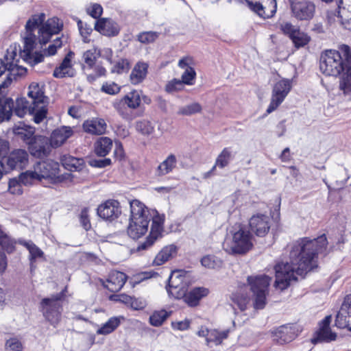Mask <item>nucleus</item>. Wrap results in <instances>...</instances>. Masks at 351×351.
Here are the masks:
<instances>
[{
	"mask_svg": "<svg viewBox=\"0 0 351 351\" xmlns=\"http://www.w3.org/2000/svg\"><path fill=\"white\" fill-rule=\"evenodd\" d=\"M328 244L325 234L314 239L301 238L290 244V263H280L275 266V287L287 289L297 276L304 277L317 267V254L325 251Z\"/></svg>",
	"mask_w": 351,
	"mask_h": 351,
	"instance_id": "1",
	"label": "nucleus"
},
{
	"mask_svg": "<svg viewBox=\"0 0 351 351\" xmlns=\"http://www.w3.org/2000/svg\"><path fill=\"white\" fill-rule=\"evenodd\" d=\"M130 221L128 227V234L133 239H137L144 235L147 230L151 217L149 210L145 205L138 200L130 202ZM152 223L150 232L146 240L138 244L136 250H146L150 248L154 243L162 237L163 231L164 215L158 213L152 217Z\"/></svg>",
	"mask_w": 351,
	"mask_h": 351,
	"instance_id": "2",
	"label": "nucleus"
},
{
	"mask_svg": "<svg viewBox=\"0 0 351 351\" xmlns=\"http://www.w3.org/2000/svg\"><path fill=\"white\" fill-rule=\"evenodd\" d=\"M321 72L327 76L337 77L341 75L339 88L344 94L351 93V49L343 45L341 51L326 50L319 60Z\"/></svg>",
	"mask_w": 351,
	"mask_h": 351,
	"instance_id": "3",
	"label": "nucleus"
},
{
	"mask_svg": "<svg viewBox=\"0 0 351 351\" xmlns=\"http://www.w3.org/2000/svg\"><path fill=\"white\" fill-rule=\"evenodd\" d=\"M45 19V14L43 13L34 14L27 21L25 25L26 32L23 38L24 46L23 49L20 51L19 57L32 65L42 62L44 60V56L42 53L36 52L33 54L32 51L36 41V36L33 34V32L43 23Z\"/></svg>",
	"mask_w": 351,
	"mask_h": 351,
	"instance_id": "4",
	"label": "nucleus"
},
{
	"mask_svg": "<svg viewBox=\"0 0 351 351\" xmlns=\"http://www.w3.org/2000/svg\"><path fill=\"white\" fill-rule=\"evenodd\" d=\"M64 297V292L62 291L45 298L40 302V311L45 319L53 326H56L61 319Z\"/></svg>",
	"mask_w": 351,
	"mask_h": 351,
	"instance_id": "5",
	"label": "nucleus"
},
{
	"mask_svg": "<svg viewBox=\"0 0 351 351\" xmlns=\"http://www.w3.org/2000/svg\"><path fill=\"white\" fill-rule=\"evenodd\" d=\"M271 278L266 275L248 276L247 282L254 297L256 309H263L266 304V296Z\"/></svg>",
	"mask_w": 351,
	"mask_h": 351,
	"instance_id": "6",
	"label": "nucleus"
},
{
	"mask_svg": "<svg viewBox=\"0 0 351 351\" xmlns=\"http://www.w3.org/2000/svg\"><path fill=\"white\" fill-rule=\"evenodd\" d=\"M28 89L27 95L35 105V111L32 114L34 115V121L36 123H40L47 115V97L45 96L43 88L38 83L32 82Z\"/></svg>",
	"mask_w": 351,
	"mask_h": 351,
	"instance_id": "7",
	"label": "nucleus"
},
{
	"mask_svg": "<svg viewBox=\"0 0 351 351\" xmlns=\"http://www.w3.org/2000/svg\"><path fill=\"white\" fill-rule=\"evenodd\" d=\"M29 163V154L23 149H15L0 160V164L5 172L21 171L25 169Z\"/></svg>",
	"mask_w": 351,
	"mask_h": 351,
	"instance_id": "8",
	"label": "nucleus"
},
{
	"mask_svg": "<svg viewBox=\"0 0 351 351\" xmlns=\"http://www.w3.org/2000/svg\"><path fill=\"white\" fill-rule=\"evenodd\" d=\"M253 236L245 227L240 226L239 229L233 234L232 241L230 249H227L230 253L243 254L252 249Z\"/></svg>",
	"mask_w": 351,
	"mask_h": 351,
	"instance_id": "9",
	"label": "nucleus"
},
{
	"mask_svg": "<svg viewBox=\"0 0 351 351\" xmlns=\"http://www.w3.org/2000/svg\"><path fill=\"white\" fill-rule=\"evenodd\" d=\"M59 163L53 160H42L34 165V173L38 177L39 181L42 179H49L54 182L62 180L59 176Z\"/></svg>",
	"mask_w": 351,
	"mask_h": 351,
	"instance_id": "10",
	"label": "nucleus"
},
{
	"mask_svg": "<svg viewBox=\"0 0 351 351\" xmlns=\"http://www.w3.org/2000/svg\"><path fill=\"white\" fill-rule=\"evenodd\" d=\"M291 89V80L282 79L276 82L272 89L270 104L267 109V113L274 111L283 102Z\"/></svg>",
	"mask_w": 351,
	"mask_h": 351,
	"instance_id": "11",
	"label": "nucleus"
},
{
	"mask_svg": "<svg viewBox=\"0 0 351 351\" xmlns=\"http://www.w3.org/2000/svg\"><path fill=\"white\" fill-rule=\"evenodd\" d=\"M184 280L185 276L183 271H173L169 278V282L167 287L169 295L176 299L183 298L186 291V282Z\"/></svg>",
	"mask_w": 351,
	"mask_h": 351,
	"instance_id": "12",
	"label": "nucleus"
},
{
	"mask_svg": "<svg viewBox=\"0 0 351 351\" xmlns=\"http://www.w3.org/2000/svg\"><path fill=\"white\" fill-rule=\"evenodd\" d=\"M293 16L300 21H309L315 14L314 3L306 0H293L290 3Z\"/></svg>",
	"mask_w": 351,
	"mask_h": 351,
	"instance_id": "13",
	"label": "nucleus"
},
{
	"mask_svg": "<svg viewBox=\"0 0 351 351\" xmlns=\"http://www.w3.org/2000/svg\"><path fill=\"white\" fill-rule=\"evenodd\" d=\"M250 8L264 19L272 17L276 12V0H246Z\"/></svg>",
	"mask_w": 351,
	"mask_h": 351,
	"instance_id": "14",
	"label": "nucleus"
},
{
	"mask_svg": "<svg viewBox=\"0 0 351 351\" xmlns=\"http://www.w3.org/2000/svg\"><path fill=\"white\" fill-rule=\"evenodd\" d=\"M62 28V23L59 19L53 17L49 19L38 29L36 40L40 45L46 44L53 34H58Z\"/></svg>",
	"mask_w": 351,
	"mask_h": 351,
	"instance_id": "15",
	"label": "nucleus"
},
{
	"mask_svg": "<svg viewBox=\"0 0 351 351\" xmlns=\"http://www.w3.org/2000/svg\"><path fill=\"white\" fill-rule=\"evenodd\" d=\"M251 230L258 237H265L270 229V219L267 215L256 214L249 221Z\"/></svg>",
	"mask_w": 351,
	"mask_h": 351,
	"instance_id": "16",
	"label": "nucleus"
},
{
	"mask_svg": "<svg viewBox=\"0 0 351 351\" xmlns=\"http://www.w3.org/2000/svg\"><path fill=\"white\" fill-rule=\"evenodd\" d=\"M121 213L119 202L114 199L107 200L97 208L98 215L105 220L113 221Z\"/></svg>",
	"mask_w": 351,
	"mask_h": 351,
	"instance_id": "17",
	"label": "nucleus"
},
{
	"mask_svg": "<svg viewBox=\"0 0 351 351\" xmlns=\"http://www.w3.org/2000/svg\"><path fill=\"white\" fill-rule=\"evenodd\" d=\"M15 243L2 230L0 226V274H3L7 267V258L4 251L11 253L14 250Z\"/></svg>",
	"mask_w": 351,
	"mask_h": 351,
	"instance_id": "18",
	"label": "nucleus"
},
{
	"mask_svg": "<svg viewBox=\"0 0 351 351\" xmlns=\"http://www.w3.org/2000/svg\"><path fill=\"white\" fill-rule=\"evenodd\" d=\"M335 325L339 328H347L351 330V295L347 296L342 304L336 316Z\"/></svg>",
	"mask_w": 351,
	"mask_h": 351,
	"instance_id": "19",
	"label": "nucleus"
},
{
	"mask_svg": "<svg viewBox=\"0 0 351 351\" xmlns=\"http://www.w3.org/2000/svg\"><path fill=\"white\" fill-rule=\"evenodd\" d=\"M28 145L30 154L36 158L45 157L50 152L49 140L44 136H35Z\"/></svg>",
	"mask_w": 351,
	"mask_h": 351,
	"instance_id": "20",
	"label": "nucleus"
},
{
	"mask_svg": "<svg viewBox=\"0 0 351 351\" xmlns=\"http://www.w3.org/2000/svg\"><path fill=\"white\" fill-rule=\"evenodd\" d=\"M274 341L283 344L291 341L298 335L295 326L293 324L282 325L273 331Z\"/></svg>",
	"mask_w": 351,
	"mask_h": 351,
	"instance_id": "21",
	"label": "nucleus"
},
{
	"mask_svg": "<svg viewBox=\"0 0 351 351\" xmlns=\"http://www.w3.org/2000/svg\"><path fill=\"white\" fill-rule=\"evenodd\" d=\"M95 29L106 36H115L119 33L118 24L111 19L101 18L95 21Z\"/></svg>",
	"mask_w": 351,
	"mask_h": 351,
	"instance_id": "22",
	"label": "nucleus"
},
{
	"mask_svg": "<svg viewBox=\"0 0 351 351\" xmlns=\"http://www.w3.org/2000/svg\"><path fill=\"white\" fill-rule=\"evenodd\" d=\"M83 130L86 133L93 135H101L106 132L107 124L104 119L93 118L83 123Z\"/></svg>",
	"mask_w": 351,
	"mask_h": 351,
	"instance_id": "23",
	"label": "nucleus"
},
{
	"mask_svg": "<svg viewBox=\"0 0 351 351\" xmlns=\"http://www.w3.org/2000/svg\"><path fill=\"white\" fill-rule=\"evenodd\" d=\"M127 278L123 272L112 271L108 276L105 287L111 292H117L123 287Z\"/></svg>",
	"mask_w": 351,
	"mask_h": 351,
	"instance_id": "24",
	"label": "nucleus"
},
{
	"mask_svg": "<svg viewBox=\"0 0 351 351\" xmlns=\"http://www.w3.org/2000/svg\"><path fill=\"white\" fill-rule=\"evenodd\" d=\"M13 133L27 144L32 143L36 136H34V128L27 125L23 122H19L14 126Z\"/></svg>",
	"mask_w": 351,
	"mask_h": 351,
	"instance_id": "25",
	"label": "nucleus"
},
{
	"mask_svg": "<svg viewBox=\"0 0 351 351\" xmlns=\"http://www.w3.org/2000/svg\"><path fill=\"white\" fill-rule=\"evenodd\" d=\"M73 134L71 127L63 126L55 130L51 135L49 143L51 146L58 147L62 145Z\"/></svg>",
	"mask_w": 351,
	"mask_h": 351,
	"instance_id": "26",
	"label": "nucleus"
},
{
	"mask_svg": "<svg viewBox=\"0 0 351 351\" xmlns=\"http://www.w3.org/2000/svg\"><path fill=\"white\" fill-rule=\"evenodd\" d=\"M149 65L144 62H138L130 75V81L134 85L141 84L146 78L148 73Z\"/></svg>",
	"mask_w": 351,
	"mask_h": 351,
	"instance_id": "27",
	"label": "nucleus"
},
{
	"mask_svg": "<svg viewBox=\"0 0 351 351\" xmlns=\"http://www.w3.org/2000/svg\"><path fill=\"white\" fill-rule=\"evenodd\" d=\"M0 88V123L10 119L14 112V101L10 97H5Z\"/></svg>",
	"mask_w": 351,
	"mask_h": 351,
	"instance_id": "28",
	"label": "nucleus"
},
{
	"mask_svg": "<svg viewBox=\"0 0 351 351\" xmlns=\"http://www.w3.org/2000/svg\"><path fill=\"white\" fill-rule=\"evenodd\" d=\"M35 111V105L32 102V99L28 101L25 97H20L16 100V104L14 106V112L19 117H23L27 113L33 114Z\"/></svg>",
	"mask_w": 351,
	"mask_h": 351,
	"instance_id": "29",
	"label": "nucleus"
},
{
	"mask_svg": "<svg viewBox=\"0 0 351 351\" xmlns=\"http://www.w3.org/2000/svg\"><path fill=\"white\" fill-rule=\"evenodd\" d=\"M209 293V290L205 287H195L189 293L185 292L183 296L184 301L191 306L198 304L199 301Z\"/></svg>",
	"mask_w": 351,
	"mask_h": 351,
	"instance_id": "30",
	"label": "nucleus"
},
{
	"mask_svg": "<svg viewBox=\"0 0 351 351\" xmlns=\"http://www.w3.org/2000/svg\"><path fill=\"white\" fill-rule=\"evenodd\" d=\"M74 56V53L70 51L66 56L64 58L62 62L60 64L58 67H56L54 71L53 75L57 78H62L66 76H71V69L72 66L71 64V58Z\"/></svg>",
	"mask_w": 351,
	"mask_h": 351,
	"instance_id": "31",
	"label": "nucleus"
},
{
	"mask_svg": "<svg viewBox=\"0 0 351 351\" xmlns=\"http://www.w3.org/2000/svg\"><path fill=\"white\" fill-rule=\"evenodd\" d=\"M16 47H12V46L7 50L4 59H0V77L5 73V71L10 72V70H14L13 69L14 64V58L16 56Z\"/></svg>",
	"mask_w": 351,
	"mask_h": 351,
	"instance_id": "32",
	"label": "nucleus"
},
{
	"mask_svg": "<svg viewBox=\"0 0 351 351\" xmlns=\"http://www.w3.org/2000/svg\"><path fill=\"white\" fill-rule=\"evenodd\" d=\"M18 55L14 58V64L16 66H13L14 70H10L6 79L0 84V88H5L12 83L13 80H16L18 77L25 75L27 72V69L25 67L20 66L18 65L19 58Z\"/></svg>",
	"mask_w": 351,
	"mask_h": 351,
	"instance_id": "33",
	"label": "nucleus"
},
{
	"mask_svg": "<svg viewBox=\"0 0 351 351\" xmlns=\"http://www.w3.org/2000/svg\"><path fill=\"white\" fill-rule=\"evenodd\" d=\"M62 166L70 171H77L82 169L84 160L82 158L73 157L70 155H63L60 158Z\"/></svg>",
	"mask_w": 351,
	"mask_h": 351,
	"instance_id": "34",
	"label": "nucleus"
},
{
	"mask_svg": "<svg viewBox=\"0 0 351 351\" xmlns=\"http://www.w3.org/2000/svg\"><path fill=\"white\" fill-rule=\"evenodd\" d=\"M100 56V51L96 48H93L84 51L82 56V60L84 62L82 65V69L86 72L90 70V69H93L97 60Z\"/></svg>",
	"mask_w": 351,
	"mask_h": 351,
	"instance_id": "35",
	"label": "nucleus"
},
{
	"mask_svg": "<svg viewBox=\"0 0 351 351\" xmlns=\"http://www.w3.org/2000/svg\"><path fill=\"white\" fill-rule=\"evenodd\" d=\"M141 101V91L134 90L125 95L120 104H125L130 108L136 109L140 106Z\"/></svg>",
	"mask_w": 351,
	"mask_h": 351,
	"instance_id": "36",
	"label": "nucleus"
},
{
	"mask_svg": "<svg viewBox=\"0 0 351 351\" xmlns=\"http://www.w3.org/2000/svg\"><path fill=\"white\" fill-rule=\"evenodd\" d=\"M177 163L176 157L173 154H170L163 162L157 167L156 174L159 176H165L173 171Z\"/></svg>",
	"mask_w": 351,
	"mask_h": 351,
	"instance_id": "37",
	"label": "nucleus"
},
{
	"mask_svg": "<svg viewBox=\"0 0 351 351\" xmlns=\"http://www.w3.org/2000/svg\"><path fill=\"white\" fill-rule=\"evenodd\" d=\"M112 147V141L108 137L99 138L95 145V152L97 156H106Z\"/></svg>",
	"mask_w": 351,
	"mask_h": 351,
	"instance_id": "38",
	"label": "nucleus"
},
{
	"mask_svg": "<svg viewBox=\"0 0 351 351\" xmlns=\"http://www.w3.org/2000/svg\"><path fill=\"white\" fill-rule=\"evenodd\" d=\"M176 247L173 245H170L165 247L162 250L156 255L154 260V264L156 265H161L167 262L173 255L176 253Z\"/></svg>",
	"mask_w": 351,
	"mask_h": 351,
	"instance_id": "39",
	"label": "nucleus"
},
{
	"mask_svg": "<svg viewBox=\"0 0 351 351\" xmlns=\"http://www.w3.org/2000/svg\"><path fill=\"white\" fill-rule=\"evenodd\" d=\"M232 158V154L230 148H224L221 151V152L218 155L215 160V165L212 167V171H215L217 167H219L221 169L227 167L229 165Z\"/></svg>",
	"mask_w": 351,
	"mask_h": 351,
	"instance_id": "40",
	"label": "nucleus"
},
{
	"mask_svg": "<svg viewBox=\"0 0 351 351\" xmlns=\"http://www.w3.org/2000/svg\"><path fill=\"white\" fill-rule=\"evenodd\" d=\"M21 243L24 245L29 251V255H30V262H31V266L32 267L33 263L37 259V258H44V252L38 247L36 246L33 242L32 241H21Z\"/></svg>",
	"mask_w": 351,
	"mask_h": 351,
	"instance_id": "41",
	"label": "nucleus"
},
{
	"mask_svg": "<svg viewBox=\"0 0 351 351\" xmlns=\"http://www.w3.org/2000/svg\"><path fill=\"white\" fill-rule=\"evenodd\" d=\"M202 110L201 104L198 102H193L186 106H180L177 114L182 116H191L199 113Z\"/></svg>",
	"mask_w": 351,
	"mask_h": 351,
	"instance_id": "42",
	"label": "nucleus"
},
{
	"mask_svg": "<svg viewBox=\"0 0 351 351\" xmlns=\"http://www.w3.org/2000/svg\"><path fill=\"white\" fill-rule=\"evenodd\" d=\"M169 316V313L165 310L154 311L149 317V323L152 326L158 327L163 324Z\"/></svg>",
	"mask_w": 351,
	"mask_h": 351,
	"instance_id": "43",
	"label": "nucleus"
},
{
	"mask_svg": "<svg viewBox=\"0 0 351 351\" xmlns=\"http://www.w3.org/2000/svg\"><path fill=\"white\" fill-rule=\"evenodd\" d=\"M337 335L332 332L330 328H320L317 332V336L313 339V342L316 343L320 341L329 342L336 339Z\"/></svg>",
	"mask_w": 351,
	"mask_h": 351,
	"instance_id": "44",
	"label": "nucleus"
},
{
	"mask_svg": "<svg viewBox=\"0 0 351 351\" xmlns=\"http://www.w3.org/2000/svg\"><path fill=\"white\" fill-rule=\"evenodd\" d=\"M228 330L218 331L217 330H210L208 337L207 343L210 344L213 343L215 345H219L222 341L228 337Z\"/></svg>",
	"mask_w": 351,
	"mask_h": 351,
	"instance_id": "45",
	"label": "nucleus"
},
{
	"mask_svg": "<svg viewBox=\"0 0 351 351\" xmlns=\"http://www.w3.org/2000/svg\"><path fill=\"white\" fill-rule=\"evenodd\" d=\"M120 324V320L117 317H111L98 330V334L108 335L113 332Z\"/></svg>",
	"mask_w": 351,
	"mask_h": 351,
	"instance_id": "46",
	"label": "nucleus"
},
{
	"mask_svg": "<svg viewBox=\"0 0 351 351\" xmlns=\"http://www.w3.org/2000/svg\"><path fill=\"white\" fill-rule=\"evenodd\" d=\"M130 69V62L126 58H121L114 62L111 69L113 73L121 74L127 73Z\"/></svg>",
	"mask_w": 351,
	"mask_h": 351,
	"instance_id": "47",
	"label": "nucleus"
},
{
	"mask_svg": "<svg viewBox=\"0 0 351 351\" xmlns=\"http://www.w3.org/2000/svg\"><path fill=\"white\" fill-rule=\"evenodd\" d=\"M297 48L305 46L310 41V37L299 29L291 38Z\"/></svg>",
	"mask_w": 351,
	"mask_h": 351,
	"instance_id": "48",
	"label": "nucleus"
},
{
	"mask_svg": "<svg viewBox=\"0 0 351 351\" xmlns=\"http://www.w3.org/2000/svg\"><path fill=\"white\" fill-rule=\"evenodd\" d=\"M221 261L214 256L207 255L201 259V264L208 269H216L220 267Z\"/></svg>",
	"mask_w": 351,
	"mask_h": 351,
	"instance_id": "49",
	"label": "nucleus"
},
{
	"mask_svg": "<svg viewBox=\"0 0 351 351\" xmlns=\"http://www.w3.org/2000/svg\"><path fill=\"white\" fill-rule=\"evenodd\" d=\"M136 129L143 135H149L154 132V128L150 121L141 120L136 121Z\"/></svg>",
	"mask_w": 351,
	"mask_h": 351,
	"instance_id": "50",
	"label": "nucleus"
},
{
	"mask_svg": "<svg viewBox=\"0 0 351 351\" xmlns=\"http://www.w3.org/2000/svg\"><path fill=\"white\" fill-rule=\"evenodd\" d=\"M159 34L156 32H144L137 36V40L143 44L154 43L158 37Z\"/></svg>",
	"mask_w": 351,
	"mask_h": 351,
	"instance_id": "51",
	"label": "nucleus"
},
{
	"mask_svg": "<svg viewBox=\"0 0 351 351\" xmlns=\"http://www.w3.org/2000/svg\"><path fill=\"white\" fill-rule=\"evenodd\" d=\"M233 303L236 305L241 311L246 309L247 305L249 302V298L246 295H240L239 293H234L231 298Z\"/></svg>",
	"mask_w": 351,
	"mask_h": 351,
	"instance_id": "52",
	"label": "nucleus"
},
{
	"mask_svg": "<svg viewBox=\"0 0 351 351\" xmlns=\"http://www.w3.org/2000/svg\"><path fill=\"white\" fill-rule=\"evenodd\" d=\"M19 180L23 185H31L35 180H39L38 177L34 171H27L25 173H22L19 178Z\"/></svg>",
	"mask_w": 351,
	"mask_h": 351,
	"instance_id": "53",
	"label": "nucleus"
},
{
	"mask_svg": "<svg viewBox=\"0 0 351 351\" xmlns=\"http://www.w3.org/2000/svg\"><path fill=\"white\" fill-rule=\"evenodd\" d=\"M342 5L343 0H340L339 4L338 5L339 10L337 12V18L339 19V22L343 25L349 23L350 20H351V12H349L345 7L342 6Z\"/></svg>",
	"mask_w": 351,
	"mask_h": 351,
	"instance_id": "54",
	"label": "nucleus"
},
{
	"mask_svg": "<svg viewBox=\"0 0 351 351\" xmlns=\"http://www.w3.org/2000/svg\"><path fill=\"white\" fill-rule=\"evenodd\" d=\"M23 345L19 339L12 337L6 341L5 351H22Z\"/></svg>",
	"mask_w": 351,
	"mask_h": 351,
	"instance_id": "55",
	"label": "nucleus"
},
{
	"mask_svg": "<svg viewBox=\"0 0 351 351\" xmlns=\"http://www.w3.org/2000/svg\"><path fill=\"white\" fill-rule=\"evenodd\" d=\"M8 190L13 195H20L23 193L21 183L19 179H10L8 182Z\"/></svg>",
	"mask_w": 351,
	"mask_h": 351,
	"instance_id": "56",
	"label": "nucleus"
},
{
	"mask_svg": "<svg viewBox=\"0 0 351 351\" xmlns=\"http://www.w3.org/2000/svg\"><path fill=\"white\" fill-rule=\"evenodd\" d=\"M196 73L193 68H186L184 72L182 75V84L191 85L193 81L195 79Z\"/></svg>",
	"mask_w": 351,
	"mask_h": 351,
	"instance_id": "57",
	"label": "nucleus"
},
{
	"mask_svg": "<svg viewBox=\"0 0 351 351\" xmlns=\"http://www.w3.org/2000/svg\"><path fill=\"white\" fill-rule=\"evenodd\" d=\"M183 84L180 80L173 79L169 81L165 86V90L167 93H173L175 91L180 90L183 88Z\"/></svg>",
	"mask_w": 351,
	"mask_h": 351,
	"instance_id": "58",
	"label": "nucleus"
},
{
	"mask_svg": "<svg viewBox=\"0 0 351 351\" xmlns=\"http://www.w3.org/2000/svg\"><path fill=\"white\" fill-rule=\"evenodd\" d=\"M101 90L107 94L115 95L120 91V86L114 82H106L102 85Z\"/></svg>",
	"mask_w": 351,
	"mask_h": 351,
	"instance_id": "59",
	"label": "nucleus"
},
{
	"mask_svg": "<svg viewBox=\"0 0 351 351\" xmlns=\"http://www.w3.org/2000/svg\"><path fill=\"white\" fill-rule=\"evenodd\" d=\"M80 221L82 226L88 230L91 228V224L88 216V210L87 208H84L82 210L80 215Z\"/></svg>",
	"mask_w": 351,
	"mask_h": 351,
	"instance_id": "60",
	"label": "nucleus"
},
{
	"mask_svg": "<svg viewBox=\"0 0 351 351\" xmlns=\"http://www.w3.org/2000/svg\"><path fill=\"white\" fill-rule=\"evenodd\" d=\"M87 12L94 19H98L103 12V8L99 3H93L87 8Z\"/></svg>",
	"mask_w": 351,
	"mask_h": 351,
	"instance_id": "61",
	"label": "nucleus"
},
{
	"mask_svg": "<svg viewBox=\"0 0 351 351\" xmlns=\"http://www.w3.org/2000/svg\"><path fill=\"white\" fill-rule=\"evenodd\" d=\"M88 164L93 167L104 168L111 164V160L110 158L90 159Z\"/></svg>",
	"mask_w": 351,
	"mask_h": 351,
	"instance_id": "62",
	"label": "nucleus"
},
{
	"mask_svg": "<svg viewBox=\"0 0 351 351\" xmlns=\"http://www.w3.org/2000/svg\"><path fill=\"white\" fill-rule=\"evenodd\" d=\"M110 300L121 302L128 306H130L132 297L126 294H117L110 296Z\"/></svg>",
	"mask_w": 351,
	"mask_h": 351,
	"instance_id": "63",
	"label": "nucleus"
},
{
	"mask_svg": "<svg viewBox=\"0 0 351 351\" xmlns=\"http://www.w3.org/2000/svg\"><path fill=\"white\" fill-rule=\"evenodd\" d=\"M147 306V302L142 298H134L132 297L130 308L134 310H142Z\"/></svg>",
	"mask_w": 351,
	"mask_h": 351,
	"instance_id": "64",
	"label": "nucleus"
}]
</instances>
